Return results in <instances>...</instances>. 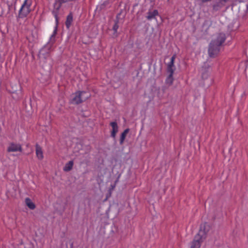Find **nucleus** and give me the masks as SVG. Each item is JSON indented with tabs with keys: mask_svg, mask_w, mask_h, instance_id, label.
<instances>
[{
	"mask_svg": "<svg viewBox=\"0 0 248 248\" xmlns=\"http://www.w3.org/2000/svg\"><path fill=\"white\" fill-rule=\"evenodd\" d=\"M74 247V242L72 241H70V248H73Z\"/></svg>",
	"mask_w": 248,
	"mask_h": 248,
	"instance_id": "nucleus-25",
	"label": "nucleus"
},
{
	"mask_svg": "<svg viewBox=\"0 0 248 248\" xmlns=\"http://www.w3.org/2000/svg\"><path fill=\"white\" fill-rule=\"evenodd\" d=\"M16 92V91H13L12 92V93H15V92Z\"/></svg>",
	"mask_w": 248,
	"mask_h": 248,
	"instance_id": "nucleus-29",
	"label": "nucleus"
},
{
	"mask_svg": "<svg viewBox=\"0 0 248 248\" xmlns=\"http://www.w3.org/2000/svg\"><path fill=\"white\" fill-rule=\"evenodd\" d=\"M203 3H205V2H208V1H211L212 0H200Z\"/></svg>",
	"mask_w": 248,
	"mask_h": 248,
	"instance_id": "nucleus-26",
	"label": "nucleus"
},
{
	"mask_svg": "<svg viewBox=\"0 0 248 248\" xmlns=\"http://www.w3.org/2000/svg\"><path fill=\"white\" fill-rule=\"evenodd\" d=\"M86 93L84 91H78L76 92L71 100V103L78 105L83 101H86L89 97V95L83 96Z\"/></svg>",
	"mask_w": 248,
	"mask_h": 248,
	"instance_id": "nucleus-4",
	"label": "nucleus"
},
{
	"mask_svg": "<svg viewBox=\"0 0 248 248\" xmlns=\"http://www.w3.org/2000/svg\"><path fill=\"white\" fill-rule=\"evenodd\" d=\"M74 165V162L72 160L69 161L66 163L63 168V170L65 171H69L72 169Z\"/></svg>",
	"mask_w": 248,
	"mask_h": 248,
	"instance_id": "nucleus-16",
	"label": "nucleus"
},
{
	"mask_svg": "<svg viewBox=\"0 0 248 248\" xmlns=\"http://www.w3.org/2000/svg\"><path fill=\"white\" fill-rule=\"evenodd\" d=\"M226 0H216L212 3V11L216 12L221 10L225 5Z\"/></svg>",
	"mask_w": 248,
	"mask_h": 248,
	"instance_id": "nucleus-7",
	"label": "nucleus"
},
{
	"mask_svg": "<svg viewBox=\"0 0 248 248\" xmlns=\"http://www.w3.org/2000/svg\"><path fill=\"white\" fill-rule=\"evenodd\" d=\"M25 203L26 205L31 210H33L35 208V204L31 201L29 198L25 199Z\"/></svg>",
	"mask_w": 248,
	"mask_h": 248,
	"instance_id": "nucleus-14",
	"label": "nucleus"
},
{
	"mask_svg": "<svg viewBox=\"0 0 248 248\" xmlns=\"http://www.w3.org/2000/svg\"><path fill=\"white\" fill-rule=\"evenodd\" d=\"M176 58V55H173L170 59V62L168 63L167 66V72L168 73H173L175 70L174 66V60Z\"/></svg>",
	"mask_w": 248,
	"mask_h": 248,
	"instance_id": "nucleus-9",
	"label": "nucleus"
},
{
	"mask_svg": "<svg viewBox=\"0 0 248 248\" xmlns=\"http://www.w3.org/2000/svg\"><path fill=\"white\" fill-rule=\"evenodd\" d=\"M73 21V14L70 13L67 16L65 23L67 29H69Z\"/></svg>",
	"mask_w": 248,
	"mask_h": 248,
	"instance_id": "nucleus-12",
	"label": "nucleus"
},
{
	"mask_svg": "<svg viewBox=\"0 0 248 248\" xmlns=\"http://www.w3.org/2000/svg\"><path fill=\"white\" fill-rule=\"evenodd\" d=\"M106 5V3L104 2L103 4L101 5V8H103Z\"/></svg>",
	"mask_w": 248,
	"mask_h": 248,
	"instance_id": "nucleus-27",
	"label": "nucleus"
},
{
	"mask_svg": "<svg viewBox=\"0 0 248 248\" xmlns=\"http://www.w3.org/2000/svg\"><path fill=\"white\" fill-rule=\"evenodd\" d=\"M169 75L167 77L166 82L167 84H168L169 85H170L172 84L173 81V73H169Z\"/></svg>",
	"mask_w": 248,
	"mask_h": 248,
	"instance_id": "nucleus-17",
	"label": "nucleus"
},
{
	"mask_svg": "<svg viewBox=\"0 0 248 248\" xmlns=\"http://www.w3.org/2000/svg\"><path fill=\"white\" fill-rule=\"evenodd\" d=\"M8 152H14L19 151L21 152L22 151V148L20 144H16L14 142L10 143L7 150Z\"/></svg>",
	"mask_w": 248,
	"mask_h": 248,
	"instance_id": "nucleus-8",
	"label": "nucleus"
},
{
	"mask_svg": "<svg viewBox=\"0 0 248 248\" xmlns=\"http://www.w3.org/2000/svg\"><path fill=\"white\" fill-rule=\"evenodd\" d=\"M126 11L124 9H121L117 15L116 19L114 20V24L112 27V30L114 33L117 32V30L119 28L118 23L120 21L123 20L124 19Z\"/></svg>",
	"mask_w": 248,
	"mask_h": 248,
	"instance_id": "nucleus-5",
	"label": "nucleus"
},
{
	"mask_svg": "<svg viewBox=\"0 0 248 248\" xmlns=\"http://www.w3.org/2000/svg\"><path fill=\"white\" fill-rule=\"evenodd\" d=\"M147 16H146L147 19L151 20L155 18V16L158 15V12L157 10H154L153 11H149L147 13Z\"/></svg>",
	"mask_w": 248,
	"mask_h": 248,
	"instance_id": "nucleus-10",
	"label": "nucleus"
},
{
	"mask_svg": "<svg viewBox=\"0 0 248 248\" xmlns=\"http://www.w3.org/2000/svg\"><path fill=\"white\" fill-rule=\"evenodd\" d=\"M226 39L224 33L217 34L216 38L210 42L208 47V54L211 58H215L218 54L220 47L223 44Z\"/></svg>",
	"mask_w": 248,
	"mask_h": 248,
	"instance_id": "nucleus-1",
	"label": "nucleus"
},
{
	"mask_svg": "<svg viewBox=\"0 0 248 248\" xmlns=\"http://www.w3.org/2000/svg\"><path fill=\"white\" fill-rule=\"evenodd\" d=\"M62 5L61 3H59L57 2V1H56L55 3L54 4V10L52 11V14L54 16L55 19H56V26L55 27V29L54 31L53 34L51 36V38L52 37H54L55 36L56 33H57V25L58 24V21H59V18H58V14L59 12L60 8L61 7Z\"/></svg>",
	"mask_w": 248,
	"mask_h": 248,
	"instance_id": "nucleus-6",
	"label": "nucleus"
},
{
	"mask_svg": "<svg viewBox=\"0 0 248 248\" xmlns=\"http://www.w3.org/2000/svg\"><path fill=\"white\" fill-rule=\"evenodd\" d=\"M245 73H246V77L248 78V64L246 66V67L245 69Z\"/></svg>",
	"mask_w": 248,
	"mask_h": 248,
	"instance_id": "nucleus-22",
	"label": "nucleus"
},
{
	"mask_svg": "<svg viewBox=\"0 0 248 248\" xmlns=\"http://www.w3.org/2000/svg\"><path fill=\"white\" fill-rule=\"evenodd\" d=\"M18 86H19V91H21V87H20V86L19 85H18Z\"/></svg>",
	"mask_w": 248,
	"mask_h": 248,
	"instance_id": "nucleus-28",
	"label": "nucleus"
},
{
	"mask_svg": "<svg viewBox=\"0 0 248 248\" xmlns=\"http://www.w3.org/2000/svg\"><path fill=\"white\" fill-rule=\"evenodd\" d=\"M111 192H111L110 190H108V193L107 194V195H106L107 199L109 197H110L111 196Z\"/></svg>",
	"mask_w": 248,
	"mask_h": 248,
	"instance_id": "nucleus-24",
	"label": "nucleus"
},
{
	"mask_svg": "<svg viewBox=\"0 0 248 248\" xmlns=\"http://www.w3.org/2000/svg\"><path fill=\"white\" fill-rule=\"evenodd\" d=\"M210 230V226L207 223L202 224L198 233L195 236L191 242L190 248H200L202 243L206 239Z\"/></svg>",
	"mask_w": 248,
	"mask_h": 248,
	"instance_id": "nucleus-2",
	"label": "nucleus"
},
{
	"mask_svg": "<svg viewBox=\"0 0 248 248\" xmlns=\"http://www.w3.org/2000/svg\"><path fill=\"white\" fill-rule=\"evenodd\" d=\"M17 248H25L22 241H21L20 244L18 245Z\"/></svg>",
	"mask_w": 248,
	"mask_h": 248,
	"instance_id": "nucleus-21",
	"label": "nucleus"
},
{
	"mask_svg": "<svg viewBox=\"0 0 248 248\" xmlns=\"http://www.w3.org/2000/svg\"><path fill=\"white\" fill-rule=\"evenodd\" d=\"M31 0H25L20 8L17 16L18 18H24L31 12Z\"/></svg>",
	"mask_w": 248,
	"mask_h": 248,
	"instance_id": "nucleus-3",
	"label": "nucleus"
},
{
	"mask_svg": "<svg viewBox=\"0 0 248 248\" xmlns=\"http://www.w3.org/2000/svg\"><path fill=\"white\" fill-rule=\"evenodd\" d=\"M116 134H117V133L116 132V131H111V137H112L113 138L115 139L116 137Z\"/></svg>",
	"mask_w": 248,
	"mask_h": 248,
	"instance_id": "nucleus-20",
	"label": "nucleus"
},
{
	"mask_svg": "<svg viewBox=\"0 0 248 248\" xmlns=\"http://www.w3.org/2000/svg\"><path fill=\"white\" fill-rule=\"evenodd\" d=\"M202 79H205L207 78L208 77V75H209L208 73L203 68H202Z\"/></svg>",
	"mask_w": 248,
	"mask_h": 248,
	"instance_id": "nucleus-19",
	"label": "nucleus"
},
{
	"mask_svg": "<svg viewBox=\"0 0 248 248\" xmlns=\"http://www.w3.org/2000/svg\"><path fill=\"white\" fill-rule=\"evenodd\" d=\"M48 53H46L45 54L43 53V50H41L39 54H38V58L40 60V63H44L45 62V60L47 57H48Z\"/></svg>",
	"mask_w": 248,
	"mask_h": 248,
	"instance_id": "nucleus-13",
	"label": "nucleus"
},
{
	"mask_svg": "<svg viewBox=\"0 0 248 248\" xmlns=\"http://www.w3.org/2000/svg\"><path fill=\"white\" fill-rule=\"evenodd\" d=\"M115 187V184L111 185L110 186V187L109 189V190H110V191L112 192V191L114 189Z\"/></svg>",
	"mask_w": 248,
	"mask_h": 248,
	"instance_id": "nucleus-23",
	"label": "nucleus"
},
{
	"mask_svg": "<svg viewBox=\"0 0 248 248\" xmlns=\"http://www.w3.org/2000/svg\"><path fill=\"white\" fill-rule=\"evenodd\" d=\"M35 147L36 156L39 160H42L44 157L42 148L38 144H36Z\"/></svg>",
	"mask_w": 248,
	"mask_h": 248,
	"instance_id": "nucleus-11",
	"label": "nucleus"
},
{
	"mask_svg": "<svg viewBox=\"0 0 248 248\" xmlns=\"http://www.w3.org/2000/svg\"><path fill=\"white\" fill-rule=\"evenodd\" d=\"M110 125L112 127V131H116V133L118 132V126L117 123L116 122H112L110 123Z\"/></svg>",
	"mask_w": 248,
	"mask_h": 248,
	"instance_id": "nucleus-18",
	"label": "nucleus"
},
{
	"mask_svg": "<svg viewBox=\"0 0 248 248\" xmlns=\"http://www.w3.org/2000/svg\"><path fill=\"white\" fill-rule=\"evenodd\" d=\"M129 131V128H126L125 129L124 132L121 134L120 139V144L122 145L124 143V140L125 139L126 135L128 133Z\"/></svg>",
	"mask_w": 248,
	"mask_h": 248,
	"instance_id": "nucleus-15",
	"label": "nucleus"
}]
</instances>
